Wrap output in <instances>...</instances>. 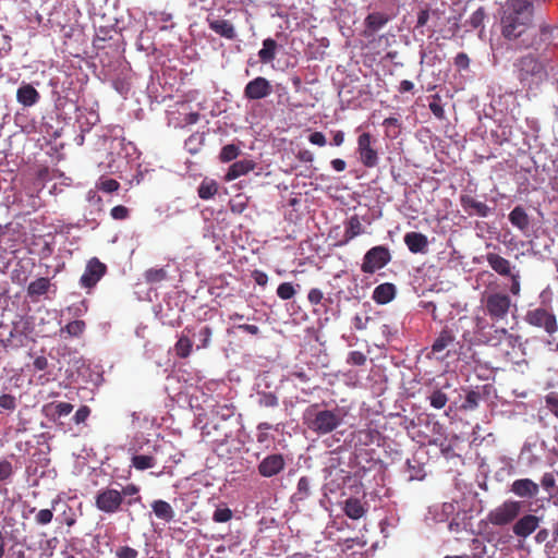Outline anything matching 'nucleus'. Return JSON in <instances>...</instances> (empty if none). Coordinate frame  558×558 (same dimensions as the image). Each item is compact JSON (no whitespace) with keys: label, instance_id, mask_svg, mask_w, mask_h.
<instances>
[{"label":"nucleus","instance_id":"obj_25","mask_svg":"<svg viewBox=\"0 0 558 558\" xmlns=\"http://www.w3.org/2000/svg\"><path fill=\"white\" fill-rule=\"evenodd\" d=\"M486 260L488 265L494 269L497 274L501 276H510L511 275V264L508 259L496 253H488L486 255Z\"/></svg>","mask_w":558,"mask_h":558},{"label":"nucleus","instance_id":"obj_4","mask_svg":"<svg viewBox=\"0 0 558 558\" xmlns=\"http://www.w3.org/2000/svg\"><path fill=\"white\" fill-rule=\"evenodd\" d=\"M514 68L517 78L524 87L537 86L547 77L544 64L533 54L519 58Z\"/></svg>","mask_w":558,"mask_h":558},{"label":"nucleus","instance_id":"obj_31","mask_svg":"<svg viewBox=\"0 0 558 558\" xmlns=\"http://www.w3.org/2000/svg\"><path fill=\"white\" fill-rule=\"evenodd\" d=\"M218 193V183L213 179H204L198 189L197 194L202 199H210Z\"/></svg>","mask_w":558,"mask_h":558},{"label":"nucleus","instance_id":"obj_41","mask_svg":"<svg viewBox=\"0 0 558 558\" xmlns=\"http://www.w3.org/2000/svg\"><path fill=\"white\" fill-rule=\"evenodd\" d=\"M258 404L262 408H276L278 407V398L272 392H260L258 398Z\"/></svg>","mask_w":558,"mask_h":558},{"label":"nucleus","instance_id":"obj_64","mask_svg":"<svg viewBox=\"0 0 558 558\" xmlns=\"http://www.w3.org/2000/svg\"><path fill=\"white\" fill-rule=\"evenodd\" d=\"M36 371H45L48 367V360L46 356H37L33 363Z\"/></svg>","mask_w":558,"mask_h":558},{"label":"nucleus","instance_id":"obj_9","mask_svg":"<svg viewBox=\"0 0 558 558\" xmlns=\"http://www.w3.org/2000/svg\"><path fill=\"white\" fill-rule=\"evenodd\" d=\"M377 140L371 133L364 132L357 137V154L360 161L366 168H374L378 165V153L374 147Z\"/></svg>","mask_w":558,"mask_h":558},{"label":"nucleus","instance_id":"obj_48","mask_svg":"<svg viewBox=\"0 0 558 558\" xmlns=\"http://www.w3.org/2000/svg\"><path fill=\"white\" fill-rule=\"evenodd\" d=\"M232 519V511L229 508H218L213 514V520L217 523H225Z\"/></svg>","mask_w":558,"mask_h":558},{"label":"nucleus","instance_id":"obj_28","mask_svg":"<svg viewBox=\"0 0 558 558\" xmlns=\"http://www.w3.org/2000/svg\"><path fill=\"white\" fill-rule=\"evenodd\" d=\"M509 221L520 231L525 232L530 226V218L522 206H515L509 214Z\"/></svg>","mask_w":558,"mask_h":558},{"label":"nucleus","instance_id":"obj_15","mask_svg":"<svg viewBox=\"0 0 558 558\" xmlns=\"http://www.w3.org/2000/svg\"><path fill=\"white\" fill-rule=\"evenodd\" d=\"M539 524V518L534 514H525L520 518L513 525L512 531L519 537H527Z\"/></svg>","mask_w":558,"mask_h":558},{"label":"nucleus","instance_id":"obj_53","mask_svg":"<svg viewBox=\"0 0 558 558\" xmlns=\"http://www.w3.org/2000/svg\"><path fill=\"white\" fill-rule=\"evenodd\" d=\"M117 558H137L138 551L130 546H120L116 550Z\"/></svg>","mask_w":558,"mask_h":558},{"label":"nucleus","instance_id":"obj_11","mask_svg":"<svg viewBox=\"0 0 558 558\" xmlns=\"http://www.w3.org/2000/svg\"><path fill=\"white\" fill-rule=\"evenodd\" d=\"M272 93L270 82L263 76L250 81L244 88V97L247 100H258L268 97Z\"/></svg>","mask_w":558,"mask_h":558},{"label":"nucleus","instance_id":"obj_2","mask_svg":"<svg viewBox=\"0 0 558 558\" xmlns=\"http://www.w3.org/2000/svg\"><path fill=\"white\" fill-rule=\"evenodd\" d=\"M141 487L134 483L117 484L100 488L95 496V507L102 513L114 514L142 504Z\"/></svg>","mask_w":558,"mask_h":558},{"label":"nucleus","instance_id":"obj_39","mask_svg":"<svg viewBox=\"0 0 558 558\" xmlns=\"http://www.w3.org/2000/svg\"><path fill=\"white\" fill-rule=\"evenodd\" d=\"M58 504L57 500L52 501V508L51 509H41L39 510L35 515V521L39 525H47L49 524L53 519V509L54 505Z\"/></svg>","mask_w":558,"mask_h":558},{"label":"nucleus","instance_id":"obj_37","mask_svg":"<svg viewBox=\"0 0 558 558\" xmlns=\"http://www.w3.org/2000/svg\"><path fill=\"white\" fill-rule=\"evenodd\" d=\"M383 125L386 128L387 136L397 137L399 135L401 123L398 118H386L383 122Z\"/></svg>","mask_w":558,"mask_h":558},{"label":"nucleus","instance_id":"obj_23","mask_svg":"<svg viewBox=\"0 0 558 558\" xmlns=\"http://www.w3.org/2000/svg\"><path fill=\"white\" fill-rule=\"evenodd\" d=\"M345 230L343 234V239L339 242L338 245H345L351 240L356 238L357 235L364 232V228L361 223V220L357 215L351 216L344 223Z\"/></svg>","mask_w":558,"mask_h":558},{"label":"nucleus","instance_id":"obj_47","mask_svg":"<svg viewBox=\"0 0 558 558\" xmlns=\"http://www.w3.org/2000/svg\"><path fill=\"white\" fill-rule=\"evenodd\" d=\"M485 19V11L483 8H478L473 12L468 23L470 24L472 29H476L483 25Z\"/></svg>","mask_w":558,"mask_h":558},{"label":"nucleus","instance_id":"obj_7","mask_svg":"<svg viewBox=\"0 0 558 558\" xmlns=\"http://www.w3.org/2000/svg\"><path fill=\"white\" fill-rule=\"evenodd\" d=\"M524 319L530 326L543 329L548 336L558 331L556 315L544 307L529 310Z\"/></svg>","mask_w":558,"mask_h":558},{"label":"nucleus","instance_id":"obj_32","mask_svg":"<svg viewBox=\"0 0 558 558\" xmlns=\"http://www.w3.org/2000/svg\"><path fill=\"white\" fill-rule=\"evenodd\" d=\"M457 360L464 362L466 365L478 364L481 362L472 345L465 343L460 345Z\"/></svg>","mask_w":558,"mask_h":558},{"label":"nucleus","instance_id":"obj_59","mask_svg":"<svg viewBox=\"0 0 558 558\" xmlns=\"http://www.w3.org/2000/svg\"><path fill=\"white\" fill-rule=\"evenodd\" d=\"M480 393L475 391H469L466 395L465 403L462 405L464 409H473L477 405Z\"/></svg>","mask_w":558,"mask_h":558},{"label":"nucleus","instance_id":"obj_34","mask_svg":"<svg viewBox=\"0 0 558 558\" xmlns=\"http://www.w3.org/2000/svg\"><path fill=\"white\" fill-rule=\"evenodd\" d=\"M168 272L165 268H149L144 272L145 281L149 284L159 283L166 280Z\"/></svg>","mask_w":558,"mask_h":558},{"label":"nucleus","instance_id":"obj_62","mask_svg":"<svg viewBox=\"0 0 558 558\" xmlns=\"http://www.w3.org/2000/svg\"><path fill=\"white\" fill-rule=\"evenodd\" d=\"M555 476L551 474V473H545L542 477V486L546 489V490H550L551 488H554L555 486Z\"/></svg>","mask_w":558,"mask_h":558},{"label":"nucleus","instance_id":"obj_35","mask_svg":"<svg viewBox=\"0 0 558 558\" xmlns=\"http://www.w3.org/2000/svg\"><path fill=\"white\" fill-rule=\"evenodd\" d=\"M32 330L31 324L27 318L21 316L17 320L13 322L12 329L10 331V336L14 337L19 336H27Z\"/></svg>","mask_w":558,"mask_h":558},{"label":"nucleus","instance_id":"obj_45","mask_svg":"<svg viewBox=\"0 0 558 558\" xmlns=\"http://www.w3.org/2000/svg\"><path fill=\"white\" fill-rule=\"evenodd\" d=\"M213 336V329L209 326H204L199 332V343L197 344V349L208 348L210 344V339Z\"/></svg>","mask_w":558,"mask_h":558},{"label":"nucleus","instance_id":"obj_29","mask_svg":"<svg viewBox=\"0 0 558 558\" xmlns=\"http://www.w3.org/2000/svg\"><path fill=\"white\" fill-rule=\"evenodd\" d=\"M192 329L190 327H185L183 330V333L178 339L177 343L174 344V351L175 354L180 359H186L190 356L193 348L192 340L190 339L189 335H185V332L190 333Z\"/></svg>","mask_w":558,"mask_h":558},{"label":"nucleus","instance_id":"obj_22","mask_svg":"<svg viewBox=\"0 0 558 558\" xmlns=\"http://www.w3.org/2000/svg\"><path fill=\"white\" fill-rule=\"evenodd\" d=\"M460 201L464 210L471 216L487 217L489 214L490 209L485 203L475 201L471 196L462 195Z\"/></svg>","mask_w":558,"mask_h":558},{"label":"nucleus","instance_id":"obj_30","mask_svg":"<svg viewBox=\"0 0 558 558\" xmlns=\"http://www.w3.org/2000/svg\"><path fill=\"white\" fill-rule=\"evenodd\" d=\"M278 44L272 38L263 40V48L258 51V58L262 63H270L276 59Z\"/></svg>","mask_w":558,"mask_h":558},{"label":"nucleus","instance_id":"obj_16","mask_svg":"<svg viewBox=\"0 0 558 558\" xmlns=\"http://www.w3.org/2000/svg\"><path fill=\"white\" fill-rule=\"evenodd\" d=\"M403 241L409 251L413 254L426 253L427 251V236L421 232H408L404 234Z\"/></svg>","mask_w":558,"mask_h":558},{"label":"nucleus","instance_id":"obj_21","mask_svg":"<svg viewBox=\"0 0 558 558\" xmlns=\"http://www.w3.org/2000/svg\"><path fill=\"white\" fill-rule=\"evenodd\" d=\"M254 168L255 162L253 160L243 159L235 161L229 167L228 172L225 175V180L227 182L233 181L239 177L247 174Z\"/></svg>","mask_w":558,"mask_h":558},{"label":"nucleus","instance_id":"obj_56","mask_svg":"<svg viewBox=\"0 0 558 558\" xmlns=\"http://www.w3.org/2000/svg\"><path fill=\"white\" fill-rule=\"evenodd\" d=\"M110 215L116 220H123L129 217V209L123 205H118L111 209Z\"/></svg>","mask_w":558,"mask_h":558},{"label":"nucleus","instance_id":"obj_17","mask_svg":"<svg viewBox=\"0 0 558 558\" xmlns=\"http://www.w3.org/2000/svg\"><path fill=\"white\" fill-rule=\"evenodd\" d=\"M40 99L38 90L28 83H22L16 90V100L24 107H32Z\"/></svg>","mask_w":558,"mask_h":558},{"label":"nucleus","instance_id":"obj_50","mask_svg":"<svg viewBox=\"0 0 558 558\" xmlns=\"http://www.w3.org/2000/svg\"><path fill=\"white\" fill-rule=\"evenodd\" d=\"M447 401H448L447 396L440 390L434 391L430 396V404L436 409L444 408L446 405Z\"/></svg>","mask_w":558,"mask_h":558},{"label":"nucleus","instance_id":"obj_58","mask_svg":"<svg viewBox=\"0 0 558 558\" xmlns=\"http://www.w3.org/2000/svg\"><path fill=\"white\" fill-rule=\"evenodd\" d=\"M308 141L311 144L313 145H317V146H325L327 141H326V136L324 135V133L319 132V131H316V132H313L310 134L308 136Z\"/></svg>","mask_w":558,"mask_h":558},{"label":"nucleus","instance_id":"obj_5","mask_svg":"<svg viewBox=\"0 0 558 558\" xmlns=\"http://www.w3.org/2000/svg\"><path fill=\"white\" fill-rule=\"evenodd\" d=\"M482 303L485 313L494 323L506 320L511 308H515V304L512 303L510 295L501 291H485L482 296Z\"/></svg>","mask_w":558,"mask_h":558},{"label":"nucleus","instance_id":"obj_3","mask_svg":"<svg viewBox=\"0 0 558 558\" xmlns=\"http://www.w3.org/2000/svg\"><path fill=\"white\" fill-rule=\"evenodd\" d=\"M305 420L307 427L317 435H327L342 423L339 410H318V404H312L305 411Z\"/></svg>","mask_w":558,"mask_h":558},{"label":"nucleus","instance_id":"obj_54","mask_svg":"<svg viewBox=\"0 0 558 558\" xmlns=\"http://www.w3.org/2000/svg\"><path fill=\"white\" fill-rule=\"evenodd\" d=\"M90 412L92 411H90L89 407L82 405L75 412V414L73 416V421L75 422V424H83L86 422V420L90 415Z\"/></svg>","mask_w":558,"mask_h":558},{"label":"nucleus","instance_id":"obj_8","mask_svg":"<svg viewBox=\"0 0 558 558\" xmlns=\"http://www.w3.org/2000/svg\"><path fill=\"white\" fill-rule=\"evenodd\" d=\"M522 509V502L514 500H507L500 506L490 510L487 514V520L493 525L502 526L511 523L518 518Z\"/></svg>","mask_w":558,"mask_h":558},{"label":"nucleus","instance_id":"obj_61","mask_svg":"<svg viewBox=\"0 0 558 558\" xmlns=\"http://www.w3.org/2000/svg\"><path fill=\"white\" fill-rule=\"evenodd\" d=\"M547 405L551 413L558 417V396H548L547 399ZM557 429V438H558V428Z\"/></svg>","mask_w":558,"mask_h":558},{"label":"nucleus","instance_id":"obj_13","mask_svg":"<svg viewBox=\"0 0 558 558\" xmlns=\"http://www.w3.org/2000/svg\"><path fill=\"white\" fill-rule=\"evenodd\" d=\"M520 336L510 333L506 328H496L486 338V343L492 347L506 344L514 349L519 345Z\"/></svg>","mask_w":558,"mask_h":558},{"label":"nucleus","instance_id":"obj_40","mask_svg":"<svg viewBox=\"0 0 558 558\" xmlns=\"http://www.w3.org/2000/svg\"><path fill=\"white\" fill-rule=\"evenodd\" d=\"M296 291L291 282L280 283L277 288V295L283 301L292 299Z\"/></svg>","mask_w":558,"mask_h":558},{"label":"nucleus","instance_id":"obj_27","mask_svg":"<svg viewBox=\"0 0 558 558\" xmlns=\"http://www.w3.org/2000/svg\"><path fill=\"white\" fill-rule=\"evenodd\" d=\"M343 511L350 519L359 520L365 515L367 509L359 498L351 497L344 501Z\"/></svg>","mask_w":558,"mask_h":558},{"label":"nucleus","instance_id":"obj_18","mask_svg":"<svg viewBox=\"0 0 558 558\" xmlns=\"http://www.w3.org/2000/svg\"><path fill=\"white\" fill-rule=\"evenodd\" d=\"M511 492L519 497L532 498L538 494V485L530 478H520L512 483Z\"/></svg>","mask_w":558,"mask_h":558},{"label":"nucleus","instance_id":"obj_12","mask_svg":"<svg viewBox=\"0 0 558 558\" xmlns=\"http://www.w3.org/2000/svg\"><path fill=\"white\" fill-rule=\"evenodd\" d=\"M286 460L281 453H272L265 457L258 464L257 470L263 477H272L284 470Z\"/></svg>","mask_w":558,"mask_h":558},{"label":"nucleus","instance_id":"obj_14","mask_svg":"<svg viewBox=\"0 0 558 558\" xmlns=\"http://www.w3.org/2000/svg\"><path fill=\"white\" fill-rule=\"evenodd\" d=\"M390 16L384 12L369 13L364 20L363 36L369 38L381 29L388 22Z\"/></svg>","mask_w":558,"mask_h":558},{"label":"nucleus","instance_id":"obj_43","mask_svg":"<svg viewBox=\"0 0 558 558\" xmlns=\"http://www.w3.org/2000/svg\"><path fill=\"white\" fill-rule=\"evenodd\" d=\"M428 107L433 114L438 119L445 118V110L441 104L440 97L438 95H434L428 104Z\"/></svg>","mask_w":558,"mask_h":558},{"label":"nucleus","instance_id":"obj_57","mask_svg":"<svg viewBox=\"0 0 558 558\" xmlns=\"http://www.w3.org/2000/svg\"><path fill=\"white\" fill-rule=\"evenodd\" d=\"M324 299V293L317 288H313L308 291L307 300L312 305H318Z\"/></svg>","mask_w":558,"mask_h":558},{"label":"nucleus","instance_id":"obj_44","mask_svg":"<svg viewBox=\"0 0 558 558\" xmlns=\"http://www.w3.org/2000/svg\"><path fill=\"white\" fill-rule=\"evenodd\" d=\"M310 495V480L306 476H302L296 486L295 497L299 500H303Z\"/></svg>","mask_w":558,"mask_h":558},{"label":"nucleus","instance_id":"obj_6","mask_svg":"<svg viewBox=\"0 0 558 558\" xmlns=\"http://www.w3.org/2000/svg\"><path fill=\"white\" fill-rule=\"evenodd\" d=\"M391 260V253L387 246L377 245L369 248L364 257L361 265V270L364 274L373 275L377 270L384 268Z\"/></svg>","mask_w":558,"mask_h":558},{"label":"nucleus","instance_id":"obj_26","mask_svg":"<svg viewBox=\"0 0 558 558\" xmlns=\"http://www.w3.org/2000/svg\"><path fill=\"white\" fill-rule=\"evenodd\" d=\"M150 506L153 512L158 519L165 522H171L174 519L175 512L168 501L158 499L154 500Z\"/></svg>","mask_w":558,"mask_h":558},{"label":"nucleus","instance_id":"obj_51","mask_svg":"<svg viewBox=\"0 0 558 558\" xmlns=\"http://www.w3.org/2000/svg\"><path fill=\"white\" fill-rule=\"evenodd\" d=\"M16 408L15 397L12 395H1L0 396V409L13 411Z\"/></svg>","mask_w":558,"mask_h":558},{"label":"nucleus","instance_id":"obj_42","mask_svg":"<svg viewBox=\"0 0 558 558\" xmlns=\"http://www.w3.org/2000/svg\"><path fill=\"white\" fill-rule=\"evenodd\" d=\"M441 508H442V513L436 514V519L439 522L448 521V529L452 530L453 529V519L449 520V515L451 513H453V504L445 502V504H442Z\"/></svg>","mask_w":558,"mask_h":558},{"label":"nucleus","instance_id":"obj_36","mask_svg":"<svg viewBox=\"0 0 558 558\" xmlns=\"http://www.w3.org/2000/svg\"><path fill=\"white\" fill-rule=\"evenodd\" d=\"M240 155V148L234 144L225 145L219 154L221 162H229L234 160Z\"/></svg>","mask_w":558,"mask_h":558},{"label":"nucleus","instance_id":"obj_10","mask_svg":"<svg viewBox=\"0 0 558 558\" xmlns=\"http://www.w3.org/2000/svg\"><path fill=\"white\" fill-rule=\"evenodd\" d=\"M107 265L99 260L97 257H92L85 267L83 275L80 278V284L84 289H93L100 279L107 274Z\"/></svg>","mask_w":558,"mask_h":558},{"label":"nucleus","instance_id":"obj_20","mask_svg":"<svg viewBox=\"0 0 558 558\" xmlns=\"http://www.w3.org/2000/svg\"><path fill=\"white\" fill-rule=\"evenodd\" d=\"M50 279L40 277L32 281L27 287V295L33 302H37L40 296L47 294L51 288Z\"/></svg>","mask_w":558,"mask_h":558},{"label":"nucleus","instance_id":"obj_24","mask_svg":"<svg viewBox=\"0 0 558 558\" xmlns=\"http://www.w3.org/2000/svg\"><path fill=\"white\" fill-rule=\"evenodd\" d=\"M396 286L390 282H385L377 286L373 291V300L377 304H387L396 296Z\"/></svg>","mask_w":558,"mask_h":558},{"label":"nucleus","instance_id":"obj_63","mask_svg":"<svg viewBox=\"0 0 558 558\" xmlns=\"http://www.w3.org/2000/svg\"><path fill=\"white\" fill-rule=\"evenodd\" d=\"M469 58L465 53H458L456 56V66L459 69H468L469 66Z\"/></svg>","mask_w":558,"mask_h":558},{"label":"nucleus","instance_id":"obj_38","mask_svg":"<svg viewBox=\"0 0 558 558\" xmlns=\"http://www.w3.org/2000/svg\"><path fill=\"white\" fill-rule=\"evenodd\" d=\"M85 327V322L72 320L69 324H66L65 327L61 329V331L68 332L71 337H78L84 332Z\"/></svg>","mask_w":558,"mask_h":558},{"label":"nucleus","instance_id":"obj_49","mask_svg":"<svg viewBox=\"0 0 558 558\" xmlns=\"http://www.w3.org/2000/svg\"><path fill=\"white\" fill-rule=\"evenodd\" d=\"M49 407L53 408L54 414L59 417L66 416L73 411V405L68 402L51 403Z\"/></svg>","mask_w":558,"mask_h":558},{"label":"nucleus","instance_id":"obj_1","mask_svg":"<svg viewBox=\"0 0 558 558\" xmlns=\"http://www.w3.org/2000/svg\"><path fill=\"white\" fill-rule=\"evenodd\" d=\"M533 4L531 0H511L501 17V34L508 40H519L520 48L539 50L549 39L550 29L532 26Z\"/></svg>","mask_w":558,"mask_h":558},{"label":"nucleus","instance_id":"obj_46","mask_svg":"<svg viewBox=\"0 0 558 558\" xmlns=\"http://www.w3.org/2000/svg\"><path fill=\"white\" fill-rule=\"evenodd\" d=\"M452 338L447 330L442 331L433 344V352H441L451 342Z\"/></svg>","mask_w":558,"mask_h":558},{"label":"nucleus","instance_id":"obj_55","mask_svg":"<svg viewBox=\"0 0 558 558\" xmlns=\"http://www.w3.org/2000/svg\"><path fill=\"white\" fill-rule=\"evenodd\" d=\"M366 362V356L361 351H352L349 353L348 363L351 365L361 366Z\"/></svg>","mask_w":558,"mask_h":558},{"label":"nucleus","instance_id":"obj_52","mask_svg":"<svg viewBox=\"0 0 558 558\" xmlns=\"http://www.w3.org/2000/svg\"><path fill=\"white\" fill-rule=\"evenodd\" d=\"M98 187L106 193H112L120 187V183L114 179H105L99 182Z\"/></svg>","mask_w":558,"mask_h":558},{"label":"nucleus","instance_id":"obj_60","mask_svg":"<svg viewBox=\"0 0 558 558\" xmlns=\"http://www.w3.org/2000/svg\"><path fill=\"white\" fill-rule=\"evenodd\" d=\"M252 277L254 279V281L260 286V287H266L267 283H268V276L266 272L262 271V270H254L252 272Z\"/></svg>","mask_w":558,"mask_h":558},{"label":"nucleus","instance_id":"obj_33","mask_svg":"<svg viewBox=\"0 0 558 558\" xmlns=\"http://www.w3.org/2000/svg\"><path fill=\"white\" fill-rule=\"evenodd\" d=\"M131 465L138 471H144L154 468L156 459L149 454H134L131 458Z\"/></svg>","mask_w":558,"mask_h":558},{"label":"nucleus","instance_id":"obj_19","mask_svg":"<svg viewBox=\"0 0 558 558\" xmlns=\"http://www.w3.org/2000/svg\"><path fill=\"white\" fill-rule=\"evenodd\" d=\"M209 28L221 37L233 40L236 33L232 23L223 19H207Z\"/></svg>","mask_w":558,"mask_h":558}]
</instances>
